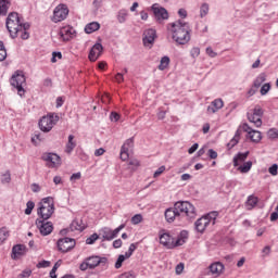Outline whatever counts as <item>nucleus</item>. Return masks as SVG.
<instances>
[{"label":"nucleus","instance_id":"nucleus-1","mask_svg":"<svg viewBox=\"0 0 278 278\" xmlns=\"http://www.w3.org/2000/svg\"><path fill=\"white\" fill-rule=\"evenodd\" d=\"M167 31L176 45L190 42V25L181 20L167 24Z\"/></svg>","mask_w":278,"mask_h":278},{"label":"nucleus","instance_id":"nucleus-2","mask_svg":"<svg viewBox=\"0 0 278 278\" xmlns=\"http://www.w3.org/2000/svg\"><path fill=\"white\" fill-rule=\"evenodd\" d=\"M160 242L167 249H175V247H184L188 240V231L182 230L177 238L173 237L170 232L166 230H160Z\"/></svg>","mask_w":278,"mask_h":278},{"label":"nucleus","instance_id":"nucleus-3","mask_svg":"<svg viewBox=\"0 0 278 278\" xmlns=\"http://www.w3.org/2000/svg\"><path fill=\"white\" fill-rule=\"evenodd\" d=\"M7 29L11 34L12 38H16V36H18V31L29 29V24L23 23V18L18 16V13L13 12L10 13L7 18Z\"/></svg>","mask_w":278,"mask_h":278},{"label":"nucleus","instance_id":"nucleus-4","mask_svg":"<svg viewBox=\"0 0 278 278\" xmlns=\"http://www.w3.org/2000/svg\"><path fill=\"white\" fill-rule=\"evenodd\" d=\"M55 212V203L53 202V198L48 197L43 198L39 203V208L37 214L43 218V220H49L53 213Z\"/></svg>","mask_w":278,"mask_h":278},{"label":"nucleus","instance_id":"nucleus-5","mask_svg":"<svg viewBox=\"0 0 278 278\" xmlns=\"http://www.w3.org/2000/svg\"><path fill=\"white\" fill-rule=\"evenodd\" d=\"M216 218H218V212L216 211H213L202 216L195 222L197 231H199L200 233H203V231H205V229L208 228L210 225H212V227L213 225H216Z\"/></svg>","mask_w":278,"mask_h":278},{"label":"nucleus","instance_id":"nucleus-6","mask_svg":"<svg viewBox=\"0 0 278 278\" xmlns=\"http://www.w3.org/2000/svg\"><path fill=\"white\" fill-rule=\"evenodd\" d=\"M58 121H60V116L54 113H50L39 121V129L45 134H49V131L58 125Z\"/></svg>","mask_w":278,"mask_h":278},{"label":"nucleus","instance_id":"nucleus-7","mask_svg":"<svg viewBox=\"0 0 278 278\" xmlns=\"http://www.w3.org/2000/svg\"><path fill=\"white\" fill-rule=\"evenodd\" d=\"M176 210L180 216H186L187 218H195L197 217V208L192 203L185 202H176Z\"/></svg>","mask_w":278,"mask_h":278},{"label":"nucleus","instance_id":"nucleus-8","mask_svg":"<svg viewBox=\"0 0 278 278\" xmlns=\"http://www.w3.org/2000/svg\"><path fill=\"white\" fill-rule=\"evenodd\" d=\"M10 81H11V86H13V88H16L17 94L20 97H23V94H25V89L23 88L26 81L25 74H23V72H15L11 77Z\"/></svg>","mask_w":278,"mask_h":278},{"label":"nucleus","instance_id":"nucleus-9","mask_svg":"<svg viewBox=\"0 0 278 278\" xmlns=\"http://www.w3.org/2000/svg\"><path fill=\"white\" fill-rule=\"evenodd\" d=\"M123 229H125V224L119 225L114 230H112L110 227H103L100 229V236H102L103 240L110 242L114 240V238H117L118 233H121Z\"/></svg>","mask_w":278,"mask_h":278},{"label":"nucleus","instance_id":"nucleus-10","mask_svg":"<svg viewBox=\"0 0 278 278\" xmlns=\"http://www.w3.org/2000/svg\"><path fill=\"white\" fill-rule=\"evenodd\" d=\"M264 115V110L262 106L256 105L253 110L248 112V119L253 123L255 127H262V116Z\"/></svg>","mask_w":278,"mask_h":278},{"label":"nucleus","instance_id":"nucleus-11","mask_svg":"<svg viewBox=\"0 0 278 278\" xmlns=\"http://www.w3.org/2000/svg\"><path fill=\"white\" fill-rule=\"evenodd\" d=\"M68 16V7L65 4H59L53 11V23H61V21L66 20Z\"/></svg>","mask_w":278,"mask_h":278},{"label":"nucleus","instance_id":"nucleus-12","mask_svg":"<svg viewBox=\"0 0 278 278\" xmlns=\"http://www.w3.org/2000/svg\"><path fill=\"white\" fill-rule=\"evenodd\" d=\"M56 244L61 253H68V251H72V249H75L76 242H75V239L65 237L63 239H59Z\"/></svg>","mask_w":278,"mask_h":278},{"label":"nucleus","instance_id":"nucleus-13","mask_svg":"<svg viewBox=\"0 0 278 278\" xmlns=\"http://www.w3.org/2000/svg\"><path fill=\"white\" fill-rule=\"evenodd\" d=\"M42 160L47 162L48 168H58L62 164V159L55 153H45Z\"/></svg>","mask_w":278,"mask_h":278},{"label":"nucleus","instance_id":"nucleus-14","mask_svg":"<svg viewBox=\"0 0 278 278\" xmlns=\"http://www.w3.org/2000/svg\"><path fill=\"white\" fill-rule=\"evenodd\" d=\"M151 9L156 22L162 24L164 21H168V11H166V9L159 7L157 4H153Z\"/></svg>","mask_w":278,"mask_h":278},{"label":"nucleus","instance_id":"nucleus-15","mask_svg":"<svg viewBox=\"0 0 278 278\" xmlns=\"http://www.w3.org/2000/svg\"><path fill=\"white\" fill-rule=\"evenodd\" d=\"M138 249V243H131L129 245L128 251L125 254H121L115 263V268H122L123 266V262H125V260H129V257H131V255H134V251H136Z\"/></svg>","mask_w":278,"mask_h":278},{"label":"nucleus","instance_id":"nucleus-16","mask_svg":"<svg viewBox=\"0 0 278 278\" xmlns=\"http://www.w3.org/2000/svg\"><path fill=\"white\" fill-rule=\"evenodd\" d=\"M242 130L248 134V138H250L252 142H261L262 132L260 130H254L253 128H251V126H249V124H243Z\"/></svg>","mask_w":278,"mask_h":278},{"label":"nucleus","instance_id":"nucleus-17","mask_svg":"<svg viewBox=\"0 0 278 278\" xmlns=\"http://www.w3.org/2000/svg\"><path fill=\"white\" fill-rule=\"evenodd\" d=\"M134 149V138L127 139L121 148L119 157L123 162H127L129 160V151Z\"/></svg>","mask_w":278,"mask_h":278},{"label":"nucleus","instance_id":"nucleus-18","mask_svg":"<svg viewBox=\"0 0 278 278\" xmlns=\"http://www.w3.org/2000/svg\"><path fill=\"white\" fill-rule=\"evenodd\" d=\"M36 225L41 236H49L53 231V224L51 222L37 219Z\"/></svg>","mask_w":278,"mask_h":278},{"label":"nucleus","instance_id":"nucleus-19","mask_svg":"<svg viewBox=\"0 0 278 278\" xmlns=\"http://www.w3.org/2000/svg\"><path fill=\"white\" fill-rule=\"evenodd\" d=\"M155 38H157V34H156L155 29L149 28V29L144 30V33H143L144 47H151V45H153V42H155Z\"/></svg>","mask_w":278,"mask_h":278},{"label":"nucleus","instance_id":"nucleus-20","mask_svg":"<svg viewBox=\"0 0 278 278\" xmlns=\"http://www.w3.org/2000/svg\"><path fill=\"white\" fill-rule=\"evenodd\" d=\"M73 34H75V29L72 26H63L59 31L60 40L68 42L73 38Z\"/></svg>","mask_w":278,"mask_h":278},{"label":"nucleus","instance_id":"nucleus-21","mask_svg":"<svg viewBox=\"0 0 278 278\" xmlns=\"http://www.w3.org/2000/svg\"><path fill=\"white\" fill-rule=\"evenodd\" d=\"M223 108H225V102L223 101V99L217 98L211 102V104L206 109V112L207 114H216V112L223 110Z\"/></svg>","mask_w":278,"mask_h":278},{"label":"nucleus","instance_id":"nucleus-22","mask_svg":"<svg viewBox=\"0 0 278 278\" xmlns=\"http://www.w3.org/2000/svg\"><path fill=\"white\" fill-rule=\"evenodd\" d=\"M179 218H181V216L177 210V204H175L173 208H167L165 211V219L167 223H175V220H179Z\"/></svg>","mask_w":278,"mask_h":278},{"label":"nucleus","instance_id":"nucleus-23","mask_svg":"<svg viewBox=\"0 0 278 278\" xmlns=\"http://www.w3.org/2000/svg\"><path fill=\"white\" fill-rule=\"evenodd\" d=\"M101 53H103V46L101 43H96L89 52L90 62H97L101 56Z\"/></svg>","mask_w":278,"mask_h":278},{"label":"nucleus","instance_id":"nucleus-24","mask_svg":"<svg viewBox=\"0 0 278 278\" xmlns=\"http://www.w3.org/2000/svg\"><path fill=\"white\" fill-rule=\"evenodd\" d=\"M210 273L215 277H220L225 273V265L220 262H215L210 265Z\"/></svg>","mask_w":278,"mask_h":278},{"label":"nucleus","instance_id":"nucleus-25","mask_svg":"<svg viewBox=\"0 0 278 278\" xmlns=\"http://www.w3.org/2000/svg\"><path fill=\"white\" fill-rule=\"evenodd\" d=\"M247 157H249V151L247 152H239L237 155L233 156L232 164L235 168H238L240 164L247 161Z\"/></svg>","mask_w":278,"mask_h":278},{"label":"nucleus","instance_id":"nucleus-26","mask_svg":"<svg viewBox=\"0 0 278 278\" xmlns=\"http://www.w3.org/2000/svg\"><path fill=\"white\" fill-rule=\"evenodd\" d=\"M260 203V198L255 197L254 194L249 195L247 201H245V207L247 210H255L257 204Z\"/></svg>","mask_w":278,"mask_h":278},{"label":"nucleus","instance_id":"nucleus-27","mask_svg":"<svg viewBox=\"0 0 278 278\" xmlns=\"http://www.w3.org/2000/svg\"><path fill=\"white\" fill-rule=\"evenodd\" d=\"M75 147H77V141L75 140V136L70 135L67 143L65 146V153H67V155H71Z\"/></svg>","mask_w":278,"mask_h":278},{"label":"nucleus","instance_id":"nucleus-28","mask_svg":"<svg viewBox=\"0 0 278 278\" xmlns=\"http://www.w3.org/2000/svg\"><path fill=\"white\" fill-rule=\"evenodd\" d=\"M70 229L72 231H84L86 229V225L84 224V220L76 218L72 222Z\"/></svg>","mask_w":278,"mask_h":278},{"label":"nucleus","instance_id":"nucleus-29","mask_svg":"<svg viewBox=\"0 0 278 278\" xmlns=\"http://www.w3.org/2000/svg\"><path fill=\"white\" fill-rule=\"evenodd\" d=\"M12 253L14 257H20V255H25V253H27V247L23 244L14 245L12 249Z\"/></svg>","mask_w":278,"mask_h":278},{"label":"nucleus","instance_id":"nucleus-30","mask_svg":"<svg viewBox=\"0 0 278 278\" xmlns=\"http://www.w3.org/2000/svg\"><path fill=\"white\" fill-rule=\"evenodd\" d=\"M101 29V24L98 22H91L85 26L86 34H94V31H99Z\"/></svg>","mask_w":278,"mask_h":278},{"label":"nucleus","instance_id":"nucleus-31","mask_svg":"<svg viewBox=\"0 0 278 278\" xmlns=\"http://www.w3.org/2000/svg\"><path fill=\"white\" fill-rule=\"evenodd\" d=\"M87 263L89 265V270H94L99 264H101V257L99 256H91L87 258Z\"/></svg>","mask_w":278,"mask_h":278},{"label":"nucleus","instance_id":"nucleus-32","mask_svg":"<svg viewBox=\"0 0 278 278\" xmlns=\"http://www.w3.org/2000/svg\"><path fill=\"white\" fill-rule=\"evenodd\" d=\"M240 136H242V130L238 129L233 136V138L228 142V149H233L238 142H240Z\"/></svg>","mask_w":278,"mask_h":278},{"label":"nucleus","instance_id":"nucleus-33","mask_svg":"<svg viewBox=\"0 0 278 278\" xmlns=\"http://www.w3.org/2000/svg\"><path fill=\"white\" fill-rule=\"evenodd\" d=\"M251 168H253V162L248 161L244 162L242 165H239L237 167V170H239V173H242L243 175L249 173V170H251Z\"/></svg>","mask_w":278,"mask_h":278},{"label":"nucleus","instance_id":"nucleus-34","mask_svg":"<svg viewBox=\"0 0 278 278\" xmlns=\"http://www.w3.org/2000/svg\"><path fill=\"white\" fill-rule=\"evenodd\" d=\"M127 16H129V11L126 9H122L117 13V21L118 23H125L127 21Z\"/></svg>","mask_w":278,"mask_h":278},{"label":"nucleus","instance_id":"nucleus-35","mask_svg":"<svg viewBox=\"0 0 278 278\" xmlns=\"http://www.w3.org/2000/svg\"><path fill=\"white\" fill-rule=\"evenodd\" d=\"M170 64V58L168 56H163L161 59L160 65H159V71H166Z\"/></svg>","mask_w":278,"mask_h":278},{"label":"nucleus","instance_id":"nucleus-36","mask_svg":"<svg viewBox=\"0 0 278 278\" xmlns=\"http://www.w3.org/2000/svg\"><path fill=\"white\" fill-rule=\"evenodd\" d=\"M264 81H266V74L262 73L255 78L253 83L254 88H260Z\"/></svg>","mask_w":278,"mask_h":278},{"label":"nucleus","instance_id":"nucleus-37","mask_svg":"<svg viewBox=\"0 0 278 278\" xmlns=\"http://www.w3.org/2000/svg\"><path fill=\"white\" fill-rule=\"evenodd\" d=\"M10 8V0H0V14H8Z\"/></svg>","mask_w":278,"mask_h":278},{"label":"nucleus","instance_id":"nucleus-38","mask_svg":"<svg viewBox=\"0 0 278 278\" xmlns=\"http://www.w3.org/2000/svg\"><path fill=\"white\" fill-rule=\"evenodd\" d=\"M8 238H10V232L8 231V228H1L0 229V244H3Z\"/></svg>","mask_w":278,"mask_h":278},{"label":"nucleus","instance_id":"nucleus-39","mask_svg":"<svg viewBox=\"0 0 278 278\" xmlns=\"http://www.w3.org/2000/svg\"><path fill=\"white\" fill-rule=\"evenodd\" d=\"M208 12H210V4L203 3L200 8L201 18H204V16H207Z\"/></svg>","mask_w":278,"mask_h":278},{"label":"nucleus","instance_id":"nucleus-40","mask_svg":"<svg viewBox=\"0 0 278 278\" xmlns=\"http://www.w3.org/2000/svg\"><path fill=\"white\" fill-rule=\"evenodd\" d=\"M5 58H8V51L5 50L3 41H0V62H3Z\"/></svg>","mask_w":278,"mask_h":278},{"label":"nucleus","instance_id":"nucleus-41","mask_svg":"<svg viewBox=\"0 0 278 278\" xmlns=\"http://www.w3.org/2000/svg\"><path fill=\"white\" fill-rule=\"evenodd\" d=\"M11 181H12V174H10V170H7L4 174H2L1 182L10 184Z\"/></svg>","mask_w":278,"mask_h":278},{"label":"nucleus","instance_id":"nucleus-42","mask_svg":"<svg viewBox=\"0 0 278 278\" xmlns=\"http://www.w3.org/2000/svg\"><path fill=\"white\" fill-rule=\"evenodd\" d=\"M34 207H36V204L33 201H28L26 204L25 214L29 216V214H31V212L34 211Z\"/></svg>","mask_w":278,"mask_h":278},{"label":"nucleus","instance_id":"nucleus-43","mask_svg":"<svg viewBox=\"0 0 278 278\" xmlns=\"http://www.w3.org/2000/svg\"><path fill=\"white\" fill-rule=\"evenodd\" d=\"M31 142H33V144H40V142H42V135L41 134H35L31 137Z\"/></svg>","mask_w":278,"mask_h":278},{"label":"nucleus","instance_id":"nucleus-44","mask_svg":"<svg viewBox=\"0 0 278 278\" xmlns=\"http://www.w3.org/2000/svg\"><path fill=\"white\" fill-rule=\"evenodd\" d=\"M267 136L271 140H275V138H278V130L276 128H271L267 131Z\"/></svg>","mask_w":278,"mask_h":278},{"label":"nucleus","instance_id":"nucleus-45","mask_svg":"<svg viewBox=\"0 0 278 278\" xmlns=\"http://www.w3.org/2000/svg\"><path fill=\"white\" fill-rule=\"evenodd\" d=\"M97 240H99V235L93 233L89 238H87L86 244H94V242H97Z\"/></svg>","mask_w":278,"mask_h":278},{"label":"nucleus","instance_id":"nucleus-46","mask_svg":"<svg viewBox=\"0 0 278 278\" xmlns=\"http://www.w3.org/2000/svg\"><path fill=\"white\" fill-rule=\"evenodd\" d=\"M270 91V85L269 83L267 84H264L262 87H261V94L264 97L265 94H268V92Z\"/></svg>","mask_w":278,"mask_h":278},{"label":"nucleus","instance_id":"nucleus-47","mask_svg":"<svg viewBox=\"0 0 278 278\" xmlns=\"http://www.w3.org/2000/svg\"><path fill=\"white\" fill-rule=\"evenodd\" d=\"M142 220L141 214H136L131 217L132 225H140V222Z\"/></svg>","mask_w":278,"mask_h":278},{"label":"nucleus","instance_id":"nucleus-48","mask_svg":"<svg viewBox=\"0 0 278 278\" xmlns=\"http://www.w3.org/2000/svg\"><path fill=\"white\" fill-rule=\"evenodd\" d=\"M58 60H62V52H52V58H51L52 64H55Z\"/></svg>","mask_w":278,"mask_h":278},{"label":"nucleus","instance_id":"nucleus-49","mask_svg":"<svg viewBox=\"0 0 278 278\" xmlns=\"http://www.w3.org/2000/svg\"><path fill=\"white\" fill-rule=\"evenodd\" d=\"M268 173H270L273 175V177H277V175H278V165L274 164L273 166H270L268 168Z\"/></svg>","mask_w":278,"mask_h":278},{"label":"nucleus","instance_id":"nucleus-50","mask_svg":"<svg viewBox=\"0 0 278 278\" xmlns=\"http://www.w3.org/2000/svg\"><path fill=\"white\" fill-rule=\"evenodd\" d=\"M17 36H20L22 40H27L29 38V33H27V29H22V31H18Z\"/></svg>","mask_w":278,"mask_h":278},{"label":"nucleus","instance_id":"nucleus-51","mask_svg":"<svg viewBox=\"0 0 278 278\" xmlns=\"http://www.w3.org/2000/svg\"><path fill=\"white\" fill-rule=\"evenodd\" d=\"M51 266V262L49 261H41L37 264V268H49Z\"/></svg>","mask_w":278,"mask_h":278},{"label":"nucleus","instance_id":"nucleus-52","mask_svg":"<svg viewBox=\"0 0 278 278\" xmlns=\"http://www.w3.org/2000/svg\"><path fill=\"white\" fill-rule=\"evenodd\" d=\"M164 170H166V166L162 165L161 167L157 168V170L154 172L153 177L154 178L160 177V175H162V173H164Z\"/></svg>","mask_w":278,"mask_h":278},{"label":"nucleus","instance_id":"nucleus-53","mask_svg":"<svg viewBox=\"0 0 278 278\" xmlns=\"http://www.w3.org/2000/svg\"><path fill=\"white\" fill-rule=\"evenodd\" d=\"M21 278H28L31 277V269H24L21 274H20Z\"/></svg>","mask_w":278,"mask_h":278},{"label":"nucleus","instance_id":"nucleus-54","mask_svg":"<svg viewBox=\"0 0 278 278\" xmlns=\"http://www.w3.org/2000/svg\"><path fill=\"white\" fill-rule=\"evenodd\" d=\"M111 121H113L114 123H117V121H121V115L116 112H112L110 115Z\"/></svg>","mask_w":278,"mask_h":278},{"label":"nucleus","instance_id":"nucleus-55","mask_svg":"<svg viewBox=\"0 0 278 278\" xmlns=\"http://www.w3.org/2000/svg\"><path fill=\"white\" fill-rule=\"evenodd\" d=\"M207 155L211 160H216V157H218V153L214 151V149H210Z\"/></svg>","mask_w":278,"mask_h":278},{"label":"nucleus","instance_id":"nucleus-56","mask_svg":"<svg viewBox=\"0 0 278 278\" xmlns=\"http://www.w3.org/2000/svg\"><path fill=\"white\" fill-rule=\"evenodd\" d=\"M115 81H116L117 84H123V81H125V77L123 76V74L117 73V74L115 75Z\"/></svg>","mask_w":278,"mask_h":278},{"label":"nucleus","instance_id":"nucleus-57","mask_svg":"<svg viewBox=\"0 0 278 278\" xmlns=\"http://www.w3.org/2000/svg\"><path fill=\"white\" fill-rule=\"evenodd\" d=\"M88 269H90V265H88V261L86 260V262L80 264L79 270L86 271Z\"/></svg>","mask_w":278,"mask_h":278},{"label":"nucleus","instance_id":"nucleus-58","mask_svg":"<svg viewBox=\"0 0 278 278\" xmlns=\"http://www.w3.org/2000/svg\"><path fill=\"white\" fill-rule=\"evenodd\" d=\"M184 268H185L184 263H179V264L176 266V275H181V273H184Z\"/></svg>","mask_w":278,"mask_h":278},{"label":"nucleus","instance_id":"nucleus-59","mask_svg":"<svg viewBox=\"0 0 278 278\" xmlns=\"http://www.w3.org/2000/svg\"><path fill=\"white\" fill-rule=\"evenodd\" d=\"M70 179H71V181H77V180L81 179L80 172L73 174Z\"/></svg>","mask_w":278,"mask_h":278},{"label":"nucleus","instance_id":"nucleus-60","mask_svg":"<svg viewBox=\"0 0 278 278\" xmlns=\"http://www.w3.org/2000/svg\"><path fill=\"white\" fill-rule=\"evenodd\" d=\"M114 249H121L123 247V240L117 239L113 242Z\"/></svg>","mask_w":278,"mask_h":278},{"label":"nucleus","instance_id":"nucleus-61","mask_svg":"<svg viewBox=\"0 0 278 278\" xmlns=\"http://www.w3.org/2000/svg\"><path fill=\"white\" fill-rule=\"evenodd\" d=\"M199 149V143H194L191 148H189L188 153L192 155Z\"/></svg>","mask_w":278,"mask_h":278},{"label":"nucleus","instance_id":"nucleus-62","mask_svg":"<svg viewBox=\"0 0 278 278\" xmlns=\"http://www.w3.org/2000/svg\"><path fill=\"white\" fill-rule=\"evenodd\" d=\"M103 153H105V149L103 148H99L94 151L96 157H100V155H103Z\"/></svg>","mask_w":278,"mask_h":278},{"label":"nucleus","instance_id":"nucleus-63","mask_svg":"<svg viewBox=\"0 0 278 278\" xmlns=\"http://www.w3.org/2000/svg\"><path fill=\"white\" fill-rule=\"evenodd\" d=\"M119 278H136L131 271L124 273L119 276Z\"/></svg>","mask_w":278,"mask_h":278},{"label":"nucleus","instance_id":"nucleus-64","mask_svg":"<svg viewBox=\"0 0 278 278\" xmlns=\"http://www.w3.org/2000/svg\"><path fill=\"white\" fill-rule=\"evenodd\" d=\"M206 53L210 58H216V52L212 48H206Z\"/></svg>","mask_w":278,"mask_h":278}]
</instances>
